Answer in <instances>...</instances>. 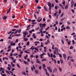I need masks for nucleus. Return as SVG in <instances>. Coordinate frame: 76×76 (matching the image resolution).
I'll list each match as a JSON object with an SVG mask.
<instances>
[{
    "label": "nucleus",
    "mask_w": 76,
    "mask_h": 76,
    "mask_svg": "<svg viewBox=\"0 0 76 76\" xmlns=\"http://www.w3.org/2000/svg\"><path fill=\"white\" fill-rule=\"evenodd\" d=\"M6 73H8V74H10V72H9L8 71L6 70Z\"/></svg>",
    "instance_id": "obj_51"
},
{
    "label": "nucleus",
    "mask_w": 76,
    "mask_h": 76,
    "mask_svg": "<svg viewBox=\"0 0 76 76\" xmlns=\"http://www.w3.org/2000/svg\"><path fill=\"white\" fill-rule=\"evenodd\" d=\"M69 7V5H67L65 7V9H68V7Z\"/></svg>",
    "instance_id": "obj_24"
},
{
    "label": "nucleus",
    "mask_w": 76,
    "mask_h": 76,
    "mask_svg": "<svg viewBox=\"0 0 76 76\" xmlns=\"http://www.w3.org/2000/svg\"><path fill=\"white\" fill-rule=\"evenodd\" d=\"M18 30H17L16 31H15V32L14 33V34H16L17 33H18Z\"/></svg>",
    "instance_id": "obj_34"
},
{
    "label": "nucleus",
    "mask_w": 76,
    "mask_h": 76,
    "mask_svg": "<svg viewBox=\"0 0 76 76\" xmlns=\"http://www.w3.org/2000/svg\"><path fill=\"white\" fill-rule=\"evenodd\" d=\"M31 24H33L34 25H35V24H37V23H36V22H33L31 23Z\"/></svg>",
    "instance_id": "obj_42"
},
{
    "label": "nucleus",
    "mask_w": 76,
    "mask_h": 76,
    "mask_svg": "<svg viewBox=\"0 0 76 76\" xmlns=\"http://www.w3.org/2000/svg\"><path fill=\"white\" fill-rule=\"evenodd\" d=\"M71 42V41H70V40H69V41H68V44H69V45H70V43Z\"/></svg>",
    "instance_id": "obj_31"
},
{
    "label": "nucleus",
    "mask_w": 76,
    "mask_h": 76,
    "mask_svg": "<svg viewBox=\"0 0 76 76\" xmlns=\"http://www.w3.org/2000/svg\"><path fill=\"white\" fill-rule=\"evenodd\" d=\"M54 45H53L52 47V50H54Z\"/></svg>",
    "instance_id": "obj_57"
},
{
    "label": "nucleus",
    "mask_w": 76,
    "mask_h": 76,
    "mask_svg": "<svg viewBox=\"0 0 76 76\" xmlns=\"http://www.w3.org/2000/svg\"><path fill=\"white\" fill-rule=\"evenodd\" d=\"M15 44H16V43H13L12 44H10V45L11 46H12V45H13V46H15Z\"/></svg>",
    "instance_id": "obj_12"
},
{
    "label": "nucleus",
    "mask_w": 76,
    "mask_h": 76,
    "mask_svg": "<svg viewBox=\"0 0 76 76\" xmlns=\"http://www.w3.org/2000/svg\"><path fill=\"white\" fill-rule=\"evenodd\" d=\"M34 50H35L36 51H39V50H38V49H37V48H34Z\"/></svg>",
    "instance_id": "obj_28"
},
{
    "label": "nucleus",
    "mask_w": 76,
    "mask_h": 76,
    "mask_svg": "<svg viewBox=\"0 0 76 76\" xmlns=\"http://www.w3.org/2000/svg\"><path fill=\"white\" fill-rule=\"evenodd\" d=\"M66 29H70V27L69 26H67L66 27Z\"/></svg>",
    "instance_id": "obj_41"
},
{
    "label": "nucleus",
    "mask_w": 76,
    "mask_h": 76,
    "mask_svg": "<svg viewBox=\"0 0 76 76\" xmlns=\"http://www.w3.org/2000/svg\"><path fill=\"white\" fill-rule=\"evenodd\" d=\"M47 60V59L45 58H44L43 59H42V61H46Z\"/></svg>",
    "instance_id": "obj_44"
},
{
    "label": "nucleus",
    "mask_w": 76,
    "mask_h": 76,
    "mask_svg": "<svg viewBox=\"0 0 76 76\" xmlns=\"http://www.w3.org/2000/svg\"><path fill=\"white\" fill-rule=\"evenodd\" d=\"M60 61H61V64H62V63H63V60H62V59H60Z\"/></svg>",
    "instance_id": "obj_49"
},
{
    "label": "nucleus",
    "mask_w": 76,
    "mask_h": 76,
    "mask_svg": "<svg viewBox=\"0 0 76 76\" xmlns=\"http://www.w3.org/2000/svg\"><path fill=\"white\" fill-rule=\"evenodd\" d=\"M0 74L2 76H6V75L4 74H3L1 72L0 73Z\"/></svg>",
    "instance_id": "obj_22"
},
{
    "label": "nucleus",
    "mask_w": 76,
    "mask_h": 76,
    "mask_svg": "<svg viewBox=\"0 0 76 76\" xmlns=\"http://www.w3.org/2000/svg\"><path fill=\"white\" fill-rule=\"evenodd\" d=\"M68 25H70V23L69 22H67Z\"/></svg>",
    "instance_id": "obj_59"
},
{
    "label": "nucleus",
    "mask_w": 76,
    "mask_h": 76,
    "mask_svg": "<svg viewBox=\"0 0 76 76\" xmlns=\"http://www.w3.org/2000/svg\"><path fill=\"white\" fill-rule=\"evenodd\" d=\"M7 18V17L6 16H4L3 18V19H4V20H5V19H6Z\"/></svg>",
    "instance_id": "obj_43"
},
{
    "label": "nucleus",
    "mask_w": 76,
    "mask_h": 76,
    "mask_svg": "<svg viewBox=\"0 0 76 76\" xmlns=\"http://www.w3.org/2000/svg\"><path fill=\"white\" fill-rule=\"evenodd\" d=\"M42 27L45 28V26H46V24L45 23H43L42 24Z\"/></svg>",
    "instance_id": "obj_16"
},
{
    "label": "nucleus",
    "mask_w": 76,
    "mask_h": 76,
    "mask_svg": "<svg viewBox=\"0 0 76 76\" xmlns=\"http://www.w3.org/2000/svg\"><path fill=\"white\" fill-rule=\"evenodd\" d=\"M59 6H60V7H61L62 8V9H64V7H63V5H62V4H59Z\"/></svg>",
    "instance_id": "obj_10"
},
{
    "label": "nucleus",
    "mask_w": 76,
    "mask_h": 76,
    "mask_svg": "<svg viewBox=\"0 0 76 76\" xmlns=\"http://www.w3.org/2000/svg\"><path fill=\"white\" fill-rule=\"evenodd\" d=\"M49 28H50L49 27H48L47 28L45 29V31H47V30H48V29H49Z\"/></svg>",
    "instance_id": "obj_58"
},
{
    "label": "nucleus",
    "mask_w": 76,
    "mask_h": 76,
    "mask_svg": "<svg viewBox=\"0 0 76 76\" xmlns=\"http://www.w3.org/2000/svg\"><path fill=\"white\" fill-rule=\"evenodd\" d=\"M35 73L36 74H38V73H39V72H38V71L37 70H35Z\"/></svg>",
    "instance_id": "obj_18"
},
{
    "label": "nucleus",
    "mask_w": 76,
    "mask_h": 76,
    "mask_svg": "<svg viewBox=\"0 0 76 76\" xmlns=\"http://www.w3.org/2000/svg\"><path fill=\"white\" fill-rule=\"evenodd\" d=\"M34 44H40V42H39L36 41V42H34Z\"/></svg>",
    "instance_id": "obj_25"
},
{
    "label": "nucleus",
    "mask_w": 76,
    "mask_h": 76,
    "mask_svg": "<svg viewBox=\"0 0 76 76\" xmlns=\"http://www.w3.org/2000/svg\"><path fill=\"white\" fill-rule=\"evenodd\" d=\"M37 9H41V7H37Z\"/></svg>",
    "instance_id": "obj_38"
},
{
    "label": "nucleus",
    "mask_w": 76,
    "mask_h": 76,
    "mask_svg": "<svg viewBox=\"0 0 76 76\" xmlns=\"http://www.w3.org/2000/svg\"><path fill=\"white\" fill-rule=\"evenodd\" d=\"M23 39L24 41H28V39L26 38L25 37L23 38Z\"/></svg>",
    "instance_id": "obj_13"
},
{
    "label": "nucleus",
    "mask_w": 76,
    "mask_h": 76,
    "mask_svg": "<svg viewBox=\"0 0 76 76\" xmlns=\"http://www.w3.org/2000/svg\"><path fill=\"white\" fill-rule=\"evenodd\" d=\"M10 56H13V54L12 52H11L10 54Z\"/></svg>",
    "instance_id": "obj_37"
},
{
    "label": "nucleus",
    "mask_w": 76,
    "mask_h": 76,
    "mask_svg": "<svg viewBox=\"0 0 76 76\" xmlns=\"http://www.w3.org/2000/svg\"><path fill=\"white\" fill-rule=\"evenodd\" d=\"M61 41L62 44H64V41H63V40L62 39H61Z\"/></svg>",
    "instance_id": "obj_40"
},
{
    "label": "nucleus",
    "mask_w": 76,
    "mask_h": 76,
    "mask_svg": "<svg viewBox=\"0 0 76 76\" xmlns=\"http://www.w3.org/2000/svg\"><path fill=\"white\" fill-rule=\"evenodd\" d=\"M28 57V55H26L24 57V58L25 60H26L27 58Z\"/></svg>",
    "instance_id": "obj_20"
},
{
    "label": "nucleus",
    "mask_w": 76,
    "mask_h": 76,
    "mask_svg": "<svg viewBox=\"0 0 76 76\" xmlns=\"http://www.w3.org/2000/svg\"><path fill=\"white\" fill-rule=\"evenodd\" d=\"M70 60L71 61H72V62H74V61H75V60H74V59H71Z\"/></svg>",
    "instance_id": "obj_50"
},
{
    "label": "nucleus",
    "mask_w": 76,
    "mask_h": 76,
    "mask_svg": "<svg viewBox=\"0 0 76 76\" xmlns=\"http://www.w3.org/2000/svg\"><path fill=\"white\" fill-rule=\"evenodd\" d=\"M18 56L20 58H21V56H22V55H21V54H20L18 55Z\"/></svg>",
    "instance_id": "obj_62"
},
{
    "label": "nucleus",
    "mask_w": 76,
    "mask_h": 76,
    "mask_svg": "<svg viewBox=\"0 0 76 76\" xmlns=\"http://www.w3.org/2000/svg\"><path fill=\"white\" fill-rule=\"evenodd\" d=\"M39 18H40V17H39L37 19V22H41V20H42V18H41L40 20H39Z\"/></svg>",
    "instance_id": "obj_7"
},
{
    "label": "nucleus",
    "mask_w": 76,
    "mask_h": 76,
    "mask_svg": "<svg viewBox=\"0 0 76 76\" xmlns=\"http://www.w3.org/2000/svg\"><path fill=\"white\" fill-rule=\"evenodd\" d=\"M21 29H20L18 31V33H20V32H21Z\"/></svg>",
    "instance_id": "obj_63"
},
{
    "label": "nucleus",
    "mask_w": 76,
    "mask_h": 76,
    "mask_svg": "<svg viewBox=\"0 0 76 76\" xmlns=\"http://www.w3.org/2000/svg\"><path fill=\"white\" fill-rule=\"evenodd\" d=\"M9 58L10 59H11L12 60H13V59H14V58H13V57L12 56L10 57Z\"/></svg>",
    "instance_id": "obj_21"
},
{
    "label": "nucleus",
    "mask_w": 76,
    "mask_h": 76,
    "mask_svg": "<svg viewBox=\"0 0 76 76\" xmlns=\"http://www.w3.org/2000/svg\"><path fill=\"white\" fill-rule=\"evenodd\" d=\"M36 63H38L39 64H40L41 63V61H39L38 59H36Z\"/></svg>",
    "instance_id": "obj_5"
},
{
    "label": "nucleus",
    "mask_w": 76,
    "mask_h": 76,
    "mask_svg": "<svg viewBox=\"0 0 76 76\" xmlns=\"http://www.w3.org/2000/svg\"><path fill=\"white\" fill-rule=\"evenodd\" d=\"M46 75H47V76H50V74H48V73L47 72H46Z\"/></svg>",
    "instance_id": "obj_55"
},
{
    "label": "nucleus",
    "mask_w": 76,
    "mask_h": 76,
    "mask_svg": "<svg viewBox=\"0 0 76 76\" xmlns=\"http://www.w3.org/2000/svg\"><path fill=\"white\" fill-rule=\"evenodd\" d=\"M44 55H45V53H43L42 54H41L40 55V57L41 58H43V57H42V56H44Z\"/></svg>",
    "instance_id": "obj_6"
},
{
    "label": "nucleus",
    "mask_w": 76,
    "mask_h": 76,
    "mask_svg": "<svg viewBox=\"0 0 76 76\" xmlns=\"http://www.w3.org/2000/svg\"><path fill=\"white\" fill-rule=\"evenodd\" d=\"M11 64L12 65V67H15V64H13V62H11Z\"/></svg>",
    "instance_id": "obj_19"
},
{
    "label": "nucleus",
    "mask_w": 76,
    "mask_h": 76,
    "mask_svg": "<svg viewBox=\"0 0 76 76\" xmlns=\"http://www.w3.org/2000/svg\"><path fill=\"white\" fill-rule=\"evenodd\" d=\"M50 43V41H49V39L47 40V42H46L45 43V45H47V44H49Z\"/></svg>",
    "instance_id": "obj_15"
},
{
    "label": "nucleus",
    "mask_w": 76,
    "mask_h": 76,
    "mask_svg": "<svg viewBox=\"0 0 76 76\" xmlns=\"http://www.w3.org/2000/svg\"><path fill=\"white\" fill-rule=\"evenodd\" d=\"M30 44L29 42H27V45H29Z\"/></svg>",
    "instance_id": "obj_54"
},
{
    "label": "nucleus",
    "mask_w": 76,
    "mask_h": 76,
    "mask_svg": "<svg viewBox=\"0 0 76 76\" xmlns=\"http://www.w3.org/2000/svg\"><path fill=\"white\" fill-rule=\"evenodd\" d=\"M28 34V33L26 31H25L23 32V37H25L26 35Z\"/></svg>",
    "instance_id": "obj_2"
},
{
    "label": "nucleus",
    "mask_w": 76,
    "mask_h": 76,
    "mask_svg": "<svg viewBox=\"0 0 76 76\" xmlns=\"http://www.w3.org/2000/svg\"><path fill=\"white\" fill-rule=\"evenodd\" d=\"M16 59H15L13 60V61H12L13 63H16Z\"/></svg>",
    "instance_id": "obj_39"
},
{
    "label": "nucleus",
    "mask_w": 76,
    "mask_h": 76,
    "mask_svg": "<svg viewBox=\"0 0 76 76\" xmlns=\"http://www.w3.org/2000/svg\"><path fill=\"white\" fill-rule=\"evenodd\" d=\"M17 65L18 66V68H20V66L19 65V64H17Z\"/></svg>",
    "instance_id": "obj_45"
},
{
    "label": "nucleus",
    "mask_w": 76,
    "mask_h": 76,
    "mask_svg": "<svg viewBox=\"0 0 76 76\" xmlns=\"http://www.w3.org/2000/svg\"><path fill=\"white\" fill-rule=\"evenodd\" d=\"M45 67V64H43V69H44V68Z\"/></svg>",
    "instance_id": "obj_36"
},
{
    "label": "nucleus",
    "mask_w": 76,
    "mask_h": 76,
    "mask_svg": "<svg viewBox=\"0 0 76 76\" xmlns=\"http://www.w3.org/2000/svg\"><path fill=\"white\" fill-rule=\"evenodd\" d=\"M35 1L36 2V3H38L39 1H38V0H35Z\"/></svg>",
    "instance_id": "obj_52"
},
{
    "label": "nucleus",
    "mask_w": 76,
    "mask_h": 76,
    "mask_svg": "<svg viewBox=\"0 0 76 76\" xmlns=\"http://www.w3.org/2000/svg\"><path fill=\"white\" fill-rule=\"evenodd\" d=\"M48 6L49 7V10H50L51 9V7H52V6H51V2H48Z\"/></svg>",
    "instance_id": "obj_1"
},
{
    "label": "nucleus",
    "mask_w": 76,
    "mask_h": 76,
    "mask_svg": "<svg viewBox=\"0 0 76 76\" xmlns=\"http://www.w3.org/2000/svg\"><path fill=\"white\" fill-rule=\"evenodd\" d=\"M59 69L60 72H61L62 71L61 68L59 67Z\"/></svg>",
    "instance_id": "obj_46"
},
{
    "label": "nucleus",
    "mask_w": 76,
    "mask_h": 76,
    "mask_svg": "<svg viewBox=\"0 0 76 76\" xmlns=\"http://www.w3.org/2000/svg\"><path fill=\"white\" fill-rule=\"evenodd\" d=\"M19 26H14V28H19Z\"/></svg>",
    "instance_id": "obj_53"
},
{
    "label": "nucleus",
    "mask_w": 76,
    "mask_h": 76,
    "mask_svg": "<svg viewBox=\"0 0 76 76\" xmlns=\"http://www.w3.org/2000/svg\"><path fill=\"white\" fill-rule=\"evenodd\" d=\"M19 54L18 53H14L13 54V56H17V55H18Z\"/></svg>",
    "instance_id": "obj_30"
},
{
    "label": "nucleus",
    "mask_w": 76,
    "mask_h": 76,
    "mask_svg": "<svg viewBox=\"0 0 76 76\" xmlns=\"http://www.w3.org/2000/svg\"><path fill=\"white\" fill-rule=\"evenodd\" d=\"M3 60H9V58L6 57H4L3 58Z\"/></svg>",
    "instance_id": "obj_14"
},
{
    "label": "nucleus",
    "mask_w": 76,
    "mask_h": 76,
    "mask_svg": "<svg viewBox=\"0 0 76 76\" xmlns=\"http://www.w3.org/2000/svg\"><path fill=\"white\" fill-rule=\"evenodd\" d=\"M47 68L48 69V70L49 71V72H50V73H52V69H51V68H50V67H47Z\"/></svg>",
    "instance_id": "obj_4"
},
{
    "label": "nucleus",
    "mask_w": 76,
    "mask_h": 76,
    "mask_svg": "<svg viewBox=\"0 0 76 76\" xmlns=\"http://www.w3.org/2000/svg\"><path fill=\"white\" fill-rule=\"evenodd\" d=\"M55 50H56V51H58V48H55Z\"/></svg>",
    "instance_id": "obj_26"
},
{
    "label": "nucleus",
    "mask_w": 76,
    "mask_h": 76,
    "mask_svg": "<svg viewBox=\"0 0 76 76\" xmlns=\"http://www.w3.org/2000/svg\"><path fill=\"white\" fill-rule=\"evenodd\" d=\"M65 19V18H62L61 19V20H60L61 22H62L63 20H64Z\"/></svg>",
    "instance_id": "obj_35"
},
{
    "label": "nucleus",
    "mask_w": 76,
    "mask_h": 76,
    "mask_svg": "<svg viewBox=\"0 0 76 76\" xmlns=\"http://www.w3.org/2000/svg\"><path fill=\"white\" fill-rule=\"evenodd\" d=\"M44 51L45 53H46L47 52V47H44Z\"/></svg>",
    "instance_id": "obj_9"
},
{
    "label": "nucleus",
    "mask_w": 76,
    "mask_h": 76,
    "mask_svg": "<svg viewBox=\"0 0 76 76\" xmlns=\"http://www.w3.org/2000/svg\"><path fill=\"white\" fill-rule=\"evenodd\" d=\"M71 7L72 8H73V6H74V1H71Z\"/></svg>",
    "instance_id": "obj_3"
},
{
    "label": "nucleus",
    "mask_w": 76,
    "mask_h": 76,
    "mask_svg": "<svg viewBox=\"0 0 76 76\" xmlns=\"http://www.w3.org/2000/svg\"><path fill=\"white\" fill-rule=\"evenodd\" d=\"M10 10H11V7H10V9H9L7 13V14L9 13V12H10Z\"/></svg>",
    "instance_id": "obj_11"
},
{
    "label": "nucleus",
    "mask_w": 76,
    "mask_h": 76,
    "mask_svg": "<svg viewBox=\"0 0 76 76\" xmlns=\"http://www.w3.org/2000/svg\"><path fill=\"white\" fill-rule=\"evenodd\" d=\"M22 74L23 75H26V74L25 72H22Z\"/></svg>",
    "instance_id": "obj_33"
},
{
    "label": "nucleus",
    "mask_w": 76,
    "mask_h": 76,
    "mask_svg": "<svg viewBox=\"0 0 76 76\" xmlns=\"http://www.w3.org/2000/svg\"><path fill=\"white\" fill-rule=\"evenodd\" d=\"M43 22H45V21H46V20H45V18H44L43 19Z\"/></svg>",
    "instance_id": "obj_47"
},
{
    "label": "nucleus",
    "mask_w": 76,
    "mask_h": 76,
    "mask_svg": "<svg viewBox=\"0 0 76 76\" xmlns=\"http://www.w3.org/2000/svg\"><path fill=\"white\" fill-rule=\"evenodd\" d=\"M57 69L56 68H55L53 70V73H56V72H57Z\"/></svg>",
    "instance_id": "obj_8"
},
{
    "label": "nucleus",
    "mask_w": 76,
    "mask_h": 76,
    "mask_svg": "<svg viewBox=\"0 0 76 76\" xmlns=\"http://www.w3.org/2000/svg\"><path fill=\"white\" fill-rule=\"evenodd\" d=\"M63 57L65 59H66V55L65 54H63Z\"/></svg>",
    "instance_id": "obj_17"
},
{
    "label": "nucleus",
    "mask_w": 76,
    "mask_h": 76,
    "mask_svg": "<svg viewBox=\"0 0 76 76\" xmlns=\"http://www.w3.org/2000/svg\"><path fill=\"white\" fill-rule=\"evenodd\" d=\"M61 12V9L59 10V12H58L59 14H60Z\"/></svg>",
    "instance_id": "obj_48"
},
{
    "label": "nucleus",
    "mask_w": 76,
    "mask_h": 76,
    "mask_svg": "<svg viewBox=\"0 0 76 76\" xmlns=\"http://www.w3.org/2000/svg\"><path fill=\"white\" fill-rule=\"evenodd\" d=\"M72 42L73 44H75V41L74 40H72Z\"/></svg>",
    "instance_id": "obj_56"
},
{
    "label": "nucleus",
    "mask_w": 76,
    "mask_h": 76,
    "mask_svg": "<svg viewBox=\"0 0 76 76\" xmlns=\"http://www.w3.org/2000/svg\"><path fill=\"white\" fill-rule=\"evenodd\" d=\"M44 9H45V11L46 12H47V8H46V7H45V6H44Z\"/></svg>",
    "instance_id": "obj_29"
},
{
    "label": "nucleus",
    "mask_w": 76,
    "mask_h": 76,
    "mask_svg": "<svg viewBox=\"0 0 76 76\" xmlns=\"http://www.w3.org/2000/svg\"><path fill=\"white\" fill-rule=\"evenodd\" d=\"M42 67H41V66H40L39 67V70H41L42 69Z\"/></svg>",
    "instance_id": "obj_64"
},
{
    "label": "nucleus",
    "mask_w": 76,
    "mask_h": 76,
    "mask_svg": "<svg viewBox=\"0 0 76 76\" xmlns=\"http://www.w3.org/2000/svg\"><path fill=\"white\" fill-rule=\"evenodd\" d=\"M58 55L59 56V57H61V58L62 57V56H61V54H58Z\"/></svg>",
    "instance_id": "obj_61"
},
{
    "label": "nucleus",
    "mask_w": 76,
    "mask_h": 76,
    "mask_svg": "<svg viewBox=\"0 0 76 76\" xmlns=\"http://www.w3.org/2000/svg\"><path fill=\"white\" fill-rule=\"evenodd\" d=\"M24 53H27V54H29V52H28V51H27V50H24Z\"/></svg>",
    "instance_id": "obj_23"
},
{
    "label": "nucleus",
    "mask_w": 76,
    "mask_h": 76,
    "mask_svg": "<svg viewBox=\"0 0 76 76\" xmlns=\"http://www.w3.org/2000/svg\"><path fill=\"white\" fill-rule=\"evenodd\" d=\"M57 51H56V50H54L53 51V53L54 54H56L57 53Z\"/></svg>",
    "instance_id": "obj_32"
},
{
    "label": "nucleus",
    "mask_w": 76,
    "mask_h": 76,
    "mask_svg": "<svg viewBox=\"0 0 76 76\" xmlns=\"http://www.w3.org/2000/svg\"><path fill=\"white\" fill-rule=\"evenodd\" d=\"M18 41H19V39H16L15 41V43L18 42Z\"/></svg>",
    "instance_id": "obj_60"
},
{
    "label": "nucleus",
    "mask_w": 76,
    "mask_h": 76,
    "mask_svg": "<svg viewBox=\"0 0 76 76\" xmlns=\"http://www.w3.org/2000/svg\"><path fill=\"white\" fill-rule=\"evenodd\" d=\"M20 35H21L20 34H18L15 35V36H16V37H19V36H20Z\"/></svg>",
    "instance_id": "obj_27"
}]
</instances>
